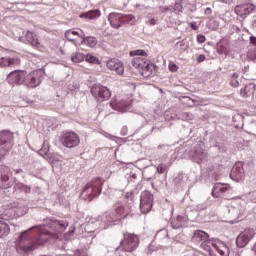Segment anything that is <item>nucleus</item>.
I'll return each instance as SVG.
<instances>
[{
	"label": "nucleus",
	"instance_id": "obj_26",
	"mask_svg": "<svg viewBox=\"0 0 256 256\" xmlns=\"http://www.w3.org/2000/svg\"><path fill=\"white\" fill-rule=\"evenodd\" d=\"M137 23V19H135V16L133 14H122V25H135Z\"/></svg>",
	"mask_w": 256,
	"mask_h": 256
},
{
	"label": "nucleus",
	"instance_id": "obj_25",
	"mask_svg": "<svg viewBox=\"0 0 256 256\" xmlns=\"http://www.w3.org/2000/svg\"><path fill=\"white\" fill-rule=\"evenodd\" d=\"M1 181L3 189H9V187H11V184L7 183L9 181V168L4 169L3 173L1 174Z\"/></svg>",
	"mask_w": 256,
	"mask_h": 256
},
{
	"label": "nucleus",
	"instance_id": "obj_15",
	"mask_svg": "<svg viewBox=\"0 0 256 256\" xmlns=\"http://www.w3.org/2000/svg\"><path fill=\"white\" fill-rule=\"evenodd\" d=\"M235 13L239 17H247V15H250V13H253L255 11V6L253 4H241L235 7Z\"/></svg>",
	"mask_w": 256,
	"mask_h": 256
},
{
	"label": "nucleus",
	"instance_id": "obj_10",
	"mask_svg": "<svg viewBox=\"0 0 256 256\" xmlns=\"http://www.w3.org/2000/svg\"><path fill=\"white\" fill-rule=\"evenodd\" d=\"M253 237H255V231L253 229L244 230L236 238L237 247H240V248L246 247L249 244V241H251Z\"/></svg>",
	"mask_w": 256,
	"mask_h": 256
},
{
	"label": "nucleus",
	"instance_id": "obj_29",
	"mask_svg": "<svg viewBox=\"0 0 256 256\" xmlns=\"http://www.w3.org/2000/svg\"><path fill=\"white\" fill-rule=\"evenodd\" d=\"M9 231H11L9 225L3 221H0V239L3 237H7Z\"/></svg>",
	"mask_w": 256,
	"mask_h": 256
},
{
	"label": "nucleus",
	"instance_id": "obj_42",
	"mask_svg": "<svg viewBox=\"0 0 256 256\" xmlns=\"http://www.w3.org/2000/svg\"><path fill=\"white\" fill-rule=\"evenodd\" d=\"M149 25H157V20H155L154 18L150 19L148 21Z\"/></svg>",
	"mask_w": 256,
	"mask_h": 256
},
{
	"label": "nucleus",
	"instance_id": "obj_7",
	"mask_svg": "<svg viewBox=\"0 0 256 256\" xmlns=\"http://www.w3.org/2000/svg\"><path fill=\"white\" fill-rule=\"evenodd\" d=\"M60 143L68 149H73L80 143L79 135L73 131L63 132L60 136Z\"/></svg>",
	"mask_w": 256,
	"mask_h": 256
},
{
	"label": "nucleus",
	"instance_id": "obj_17",
	"mask_svg": "<svg viewBox=\"0 0 256 256\" xmlns=\"http://www.w3.org/2000/svg\"><path fill=\"white\" fill-rule=\"evenodd\" d=\"M230 189L231 186L227 184L216 183L213 187L212 195L213 197L219 199V197H223V195H225V193H227V191H229Z\"/></svg>",
	"mask_w": 256,
	"mask_h": 256
},
{
	"label": "nucleus",
	"instance_id": "obj_21",
	"mask_svg": "<svg viewBox=\"0 0 256 256\" xmlns=\"http://www.w3.org/2000/svg\"><path fill=\"white\" fill-rule=\"evenodd\" d=\"M81 31V45H87L88 47H97V38L93 37V36H85V32H83V30Z\"/></svg>",
	"mask_w": 256,
	"mask_h": 256
},
{
	"label": "nucleus",
	"instance_id": "obj_6",
	"mask_svg": "<svg viewBox=\"0 0 256 256\" xmlns=\"http://www.w3.org/2000/svg\"><path fill=\"white\" fill-rule=\"evenodd\" d=\"M90 93L95 99H97V101H100L101 103L111 99V90L103 85L92 86Z\"/></svg>",
	"mask_w": 256,
	"mask_h": 256
},
{
	"label": "nucleus",
	"instance_id": "obj_8",
	"mask_svg": "<svg viewBox=\"0 0 256 256\" xmlns=\"http://www.w3.org/2000/svg\"><path fill=\"white\" fill-rule=\"evenodd\" d=\"M123 215H125V207L123 206L116 207L115 214H112V216L109 213H105L99 218L100 221H103L101 229H107L109 223H113L115 219H119V217H123Z\"/></svg>",
	"mask_w": 256,
	"mask_h": 256
},
{
	"label": "nucleus",
	"instance_id": "obj_30",
	"mask_svg": "<svg viewBox=\"0 0 256 256\" xmlns=\"http://www.w3.org/2000/svg\"><path fill=\"white\" fill-rule=\"evenodd\" d=\"M71 61L73 63H82V61H85V55L81 52L75 53L72 57H71Z\"/></svg>",
	"mask_w": 256,
	"mask_h": 256
},
{
	"label": "nucleus",
	"instance_id": "obj_28",
	"mask_svg": "<svg viewBox=\"0 0 256 256\" xmlns=\"http://www.w3.org/2000/svg\"><path fill=\"white\" fill-rule=\"evenodd\" d=\"M84 59L86 63H90L91 65H101L100 59L91 53L86 54Z\"/></svg>",
	"mask_w": 256,
	"mask_h": 256
},
{
	"label": "nucleus",
	"instance_id": "obj_19",
	"mask_svg": "<svg viewBox=\"0 0 256 256\" xmlns=\"http://www.w3.org/2000/svg\"><path fill=\"white\" fill-rule=\"evenodd\" d=\"M15 65H21V60L19 58H11V57L0 58V67H13Z\"/></svg>",
	"mask_w": 256,
	"mask_h": 256
},
{
	"label": "nucleus",
	"instance_id": "obj_20",
	"mask_svg": "<svg viewBox=\"0 0 256 256\" xmlns=\"http://www.w3.org/2000/svg\"><path fill=\"white\" fill-rule=\"evenodd\" d=\"M209 239V234L203 230H195L192 236L194 243H203Z\"/></svg>",
	"mask_w": 256,
	"mask_h": 256
},
{
	"label": "nucleus",
	"instance_id": "obj_23",
	"mask_svg": "<svg viewBox=\"0 0 256 256\" xmlns=\"http://www.w3.org/2000/svg\"><path fill=\"white\" fill-rule=\"evenodd\" d=\"M85 193H88L89 201H93V198L97 197V189L93 188L91 183L85 185L82 194L85 195Z\"/></svg>",
	"mask_w": 256,
	"mask_h": 256
},
{
	"label": "nucleus",
	"instance_id": "obj_5",
	"mask_svg": "<svg viewBox=\"0 0 256 256\" xmlns=\"http://www.w3.org/2000/svg\"><path fill=\"white\" fill-rule=\"evenodd\" d=\"M43 78V70H34L27 74L24 79L25 87L28 89H35V87H39L41 85V79Z\"/></svg>",
	"mask_w": 256,
	"mask_h": 256
},
{
	"label": "nucleus",
	"instance_id": "obj_12",
	"mask_svg": "<svg viewBox=\"0 0 256 256\" xmlns=\"http://www.w3.org/2000/svg\"><path fill=\"white\" fill-rule=\"evenodd\" d=\"M26 75L27 72L23 70L12 71L8 75V82L11 83V85H25Z\"/></svg>",
	"mask_w": 256,
	"mask_h": 256
},
{
	"label": "nucleus",
	"instance_id": "obj_41",
	"mask_svg": "<svg viewBox=\"0 0 256 256\" xmlns=\"http://www.w3.org/2000/svg\"><path fill=\"white\" fill-rule=\"evenodd\" d=\"M161 13H167V11H170L169 7H160Z\"/></svg>",
	"mask_w": 256,
	"mask_h": 256
},
{
	"label": "nucleus",
	"instance_id": "obj_45",
	"mask_svg": "<svg viewBox=\"0 0 256 256\" xmlns=\"http://www.w3.org/2000/svg\"><path fill=\"white\" fill-rule=\"evenodd\" d=\"M211 13H213V11L211 10V8H206V10H205V15H211Z\"/></svg>",
	"mask_w": 256,
	"mask_h": 256
},
{
	"label": "nucleus",
	"instance_id": "obj_9",
	"mask_svg": "<svg viewBox=\"0 0 256 256\" xmlns=\"http://www.w3.org/2000/svg\"><path fill=\"white\" fill-rule=\"evenodd\" d=\"M153 207V194L151 192H143L140 200L141 213H149Z\"/></svg>",
	"mask_w": 256,
	"mask_h": 256
},
{
	"label": "nucleus",
	"instance_id": "obj_27",
	"mask_svg": "<svg viewBox=\"0 0 256 256\" xmlns=\"http://www.w3.org/2000/svg\"><path fill=\"white\" fill-rule=\"evenodd\" d=\"M84 17H86V19H91V20L99 19V17H101V10L99 9L90 10L84 14Z\"/></svg>",
	"mask_w": 256,
	"mask_h": 256
},
{
	"label": "nucleus",
	"instance_id": "obj_35",
	"mask_svg": "<svg viewBox=\"0 0 256 256\" xmlns=\"http://www.w3.org/2000/svg\"><path fill=\"white\" fill-rule=\"evenodd\" d=\"M168 68L172 73H177V71H179V66L173 62L169 63Z\"/></svg>",
	"mask_w": 256,
	"mask_h": 256
},
{
	"label": "nucleus",
	"instance_id": "obj_11",
	"mask_svg": "<svg viewBox=\"0 0 256 256\" xmlns=\"http://www.w3.org/2000/svg\"><path fill=\"white\" fill-rule=\"evenodd\" d=\"M132 103L133 101L131 99H121L119 101L117 98H112L110 101V107L114 109V111L125 113Z\"/></svg>",
	"mask_w": 256,
	"mask_h": 256
},
{
	"label": "nucleus",
	"instance_id": "obj_46",
	"mask_svg": "<svg viewBox=\"0 0 256 256\" xmlns=\"http://www.w3.org/2000/svg\"><path fill=\"white\" fill-rule=\"evenodd\" d=\"M15 173L16 174L23 173V170L22 169H17V170H15Z\"/></svg>",
	"mask_w": 256,
	"mask_h": 256
},
{
	"label": "nucleus",
	"instance_id": "obj_4",
	"mask_svg": "<svg viewBox=\"0 0 256 256\" xmlns=\"http://www.w3.org/2000/svg\"><path fill=\"white\" fill-rule=\"evenodd\" d=\"M139 236L131 233H124L123 240L120 242L122 251L133 253L139 247Z\"/></svg>",
	"mask_w": 256,
	"mask_h": 256
},
{
	"label": "nucleus",
	"instance_id": "obj_36",
	"mask_svg": "<svg viewBox=\"0 0 256 256\" xmlns=\"http://www.w3.org/2000/svg\"><path fill=\"white\" fill-rule=\"evenodd\" d=\"M166 169H167V166H165V164H159L157 167V172L161 175L165 173Z\"/></svg>",
	"mask_w": 256,
	"mask_h": 256
},
{
	"label": "nucleus",
	"instance_id": "obj_43",
	"mask_svg": "<svg viewBox=\"0 0 256 256\" xmlns=\"http://www.w3.org/2000/svg\"><path fill=\"white\" fill-rule=\"evenodd\" d=\"M191 29H193V31H197V29H198L197 23H195V22L191 23Z\"/></svg>",
	"mask_w": 256,
	"mask_h": 256
},
{
	"label": "nucleus",
	"instance_id": "obj_40",
	"mask_svg": "<svg viewBox=\"0 0 256 256\" xmlns=\"http://www.w3.org/2000/svg\"><path fill=\"white\" fill-rule=\"evenodd\" d=\"M218 53H220V55H223V53H227V50H225V47L219 46L218 47Z\"/></svg>",
	"mask_w": 256,
	"mask_h": 256
},
{
	"label": "nucleus",
	"instance_id": "obj_2",
	"mask_svg": "<svg viewBox=\"0 0 256 256\" xmlns=\"http://www.w3.org/2000/svg\"><path fill=\"white\" fill-rule=\"evenodd\" d=\"M130 56L134 57L131 61L132 67L138 69L142 77H151L153 71H155V64L147 60V52L145 50H134L130 52ZM136 56V57H135Z\"/></svg>",
	"mask_w": 256,
	"mask_h": 256
},
{
	"label": "nucleus",
	"instance_id": "obj_13",
	"mask_svg": "<svg viewBox=\"0 0 256 256\" xmlns=\"http://www.w3.org/2000/svg\"><path fill=\"white\" fill-rule=\"evenodd\" d=\"M245 177V170L243 169V164L241 162L236 163L230 172V178L233 181H243Z\"/></svg>",
	"mask_w": 256,
	"mask_h": 256
},
{
	"label": "nucleus",
	"instance_id": "obj_34",
	"mask_svg": "<svg viewBox=\"0 0 256 256\" xmlns=\"http://www.w3.org/2000/svg\"><path fill=\"white\" fill-rule=\"evenodd\" d=\"M242 97H249V95H253V89L249 86H246L244 90H241Z\"/></svg>",
	"mask_w": 256,
	"mask_h": 256
},
{
	"label": "nucleus",
	"instance_id": "obj_3",
	"mask_svg": "<svg viewBox=\"0 0 256 256\" xmlns=\"http://www.w3.org/2000/svg\"><path fill=\"white\" fill-rule=\"evenodd\" d=\"M14 141L15 137L11 131H0V159H3L4 155H7L13 149Z\"/></svg>",
	"mask_w": 256,
	"mask_h": 256
},
{
	"label": "nucleus",
	"instance_id": "obj_31",
	"mask_svg": "<svg viewBox=\"0 0 256 256\" xmlns=\"http://www.w3.org/2000/svg\"><path fill=\"white\" fill-rule=\"evenodd\" d=\"M207 155L203 150H197L194 154V159H196L197 163H201V161L205 160Z\"/></svg>",
	"mask_w": 256,
	"mask_h": 256
},
{
	"label": "nucleus",
	"instance_id": "obj_39",
	"mask_svg": "<svg viewBox=\"0 0 256 256\" xmlns=\"http://www.w3.org/2000/svg\"><path fill=\"white\" fill-rule=\"evenodd\" d=\"M197 63H203V61H205V55L204 54H200L197 58H196Z\"/></svg>",
	"mask_w": 256,
	"mask_h": 256
},
{
	"label": "nucleus",
	"instance_id": "obj_16",
	"mask_svg": "<svg viewBox=\"0 0 256 256\" xmlns=\"http://www.w3.org/2000/svg\"><path fill=\"white\" fill-rule=\"evenodd\" d=\"M108 21L114 29H119L123 25V14L112 12L108 16Z\"/></svg>",
	"mask_w": 256,
	"mask_h": 256
},
{
	"label": "nucleus",
	"instance_id": "obj_22",
	"mask_svg": "<svg viewBox=\"0 0 256 256\" xmlns=\"http://www.w3.org/2000/svg\"><path fill=\"white\" fill-rule=\"evenodd\" d=\"M65 38L70 41V43H73L74 45H77L79 42L77 39H81V34L75 30H67L65 32Z\"/></svg>",
	"mask_w": 256,
	"mask_h": 256
},
{
	"label": "nucleus",
	"instance_id": "obj_24",
	"mask_svg": "<svg viewBox=\"0 0 256 256\" xmlns=\"http://www.w3.org/2000/svg\"><path fill=\"white\" fill-rule=\"evenodd\" d=\"M25 37L30 45H32L33 47H39L40 43L39 39L37 38V34L31 31H27Z\"/></svg>",
	"mask_w": 256,
	"mask_h": 256
},
{
	"label": "nucleus",
	"instance_id": "obj_38",
	"mask_svg": "<svg viewBox=\"0 0 256 256\" xmlns=\"http://www.w3.org/2000/svg\"><path fill=\"white\" fill-rule=\"evenodd\" d=\"M197 41L198 43H205V41H207V38H205V35L199 34L197 36Z\"/></svg>",
	"mask_w": 256,
	"mask_h": 256
},
{
	"label": "nucleus",
	"instance_id": "obj_1",
	"mask_svg": "<svg viewBox=\"0 0 256 256\" xmlns=\"http://www.w3.org/2000/svg\"><path fill=\"white\" fill-rule=\"evenodd\" d=\"M50 227L54 232L41 226H35L22 232L16 240L18 253H31L39 249L41 245H45L50 239H59V235L69 227V222L67 220H51Z\"/></svg>",
	"mask_w": 256,
	"mask_h": 256
},
{
	"label": "nucleus",
	"instance_id": "obj_33",
	"mask_svg": "<svg viewBox=\"0 0 256 256\" xmlns=\"http://www.w3.org/2000/svg\"><path fill=\"white\" fill-rule=\"evenodd\" d=\"M237 79H239V74L237 73L232 74V77L230 79L231 87H239V81Z\"/></svg>",
	"mask_w": 256,
	"mask_h": 256
},
{
	"label": "nucleus",
	"instance_id": "obj_48",
	"mask_svg": "<svg viewBox=\"0 0 256 256\" xmlns=\"http://www.w3.org/2000/svg\"><path fill=\"white\" fill-rule=\"evenodd\" d=\"M20 187H23V184H20Z\"/></svg>",
	"mask_w": 256,
	"mask_h": 256
},
{
	"label": "nucleus",
	"instance_id": "obj_18",
	"mask_svg": "<svg viewBox=\"0 0 256 256\" xmlns=\"http://www.w3.org/2000/svg\"><path fill=\"white\" fill-rule=\"evenodd\" d=\"M201 247L204 249V251H207L208 253H211V248L214 247V249H216L219 255H225V252L219 249V246H217L215 240H211L208 238L201 243Z\"/></svg>",
	"mask_w": 256,
	"mask_h": 256
},
{
	"label": "nucleus",
	"instance_id": "obj_47",
	"mask_svg": "<svg viewBox=\"0 0 256 256\" xmlns=\"http://www.w3.org/2000/svg\"><path fill=\"white\" fill-rule=\"evenodd\" d=\"M233 0H222L223 3H231Z\"/></svg>",
	"mask_w": 256,
	"mask_h": 256
},
{
	"label": "nucleus",
	"instance_id": "obj_44",
	"mask_svg": "<svg viewBox=\"0 0 256 256\" xmlns=\"http://www.w3.org/2000/svg\"><path fill=\"white\" fill-rule=\"evenodd\" d=\"M250 43H252V45H256V37L255 36L250 37Z\"/></svg>",
	"mask_w": 256,
	"mask_h": 256
},
{
	"label": "nucleus",
	"instance_id": "obj_37",
	"mask_svg": "<svg viewBox=\"0 0 256 256\" xmlns=\"http://www.w3.org/2000/svg\"><path fill=\"white\" fill-rule=\"evenodd\" d=\"M174 9L175 11H183V5L181 4V2H176L174 5Z\"/></svg>",
	"mask_w": 256,
	"mask_h": 256
},
{
	"label": "nucleus",
	"instance_id": "obj_32",
	"mask_svg": "<svg viewBox=\"0 0 256 256\" xmlns=\"http://www.w3.org/2000/svg\"><path fill=\"white\" fill-rule=\"evenodd\" d=\"M47 153H49V141L45 140L43 142L42 148L39 151V154L42 155L43 157H45V155H47Z\"/></svg>",
	"mask_w": 256,
	"mask_h": 256
},
{
	"label": "nucleus",
	"instance_id": "obj_14",
	"mask_svg": "<svg viewBox=\"0 0 256 256\" xmlns=\"http://www.w3.org/2000/svg\"><path fill=\"white\" fill-rule=\"evenodd\" d=\"M106 67L110 71H115L117 75H123V73H125V66H123V62L117 59L107 61Z\"/></svg>",
	"mask_w": 256,
	"mask_h": 256
}]
</instances>
